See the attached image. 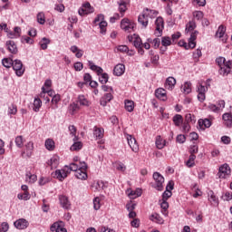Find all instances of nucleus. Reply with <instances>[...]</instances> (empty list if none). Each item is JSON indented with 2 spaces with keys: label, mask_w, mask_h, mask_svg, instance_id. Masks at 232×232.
<instances>
[{
  "label": "nucleus",
  "mask_w": 232,
  "mask_h": 232,
  "mask_svg": "<svg viewBox=\"0 0 232 232\" xmlns=\"http://www.w3.org/2000/svg\"><path fill=\"white\" fill-rule=\"evenodd\" d=\"M193 17L194 21L197 19V21H200V19L204 18V13L202 11H195L193 12Z\"/></svg>",
  "instance_id": "nucleus-58"
},
{
  "label": "nucleus",
  "mask_w": 232,
  "mask_h": 232,
  "mask_svg": "<svg viewBox=\"0 0 232 232\" xmlns=\"http://www.w3.org/2000/svg\"><path fill=\"white\" fill-rule=\"evenodd\" d=\"M17 198L19 200H30V192H24L23 194H18Z\"/></svg>",
  "instance_id": "nucleus-61"
},
{
  "label": "nucleus",
  "mask_w": 232,
  "mask_h": 232,
  "mask_svg": "<svg viewBox=\"0 0 232 232\" xmlns=\"http://www.w3.org/2000/svg\"><path fill=\"white\" fill-rule=\"evenodd\" d=\"M218 176L219 179H227L228 177H231V168L227 163L219 167Z\"/></svg>",
  "instance_id": "nucleus-7"
},
{
  "label": "nucleus",
  "mask_w": 232,
  "mask_h": 232,
  "mask_svg": "<svg viewBox=\"0 0 232 232\" xmlns=\"http://www.w3.org/2000/svg\"><path fill=\"white\" fill-rule=\"evenodd\" d=\"M198 125L200 126V128H210L211 121H209L208 119L199 120Z\"/></svg>",
  "instance_id": "nucleus-48"
},
{
  "label": "nucleus",
  "mask_w": 232,
  "mask_h": 232,
  "mask_svg": "<svg viewBox=\"0 0 232 232\" xmlns=\"http://www.w3.org/2000/svg\"><path fill=\"white\" fill-rule=\"evenodd\" d=\"M208 197L211 206H218V198L215 196V192H213V190L208 191Z\"/></svg>",
  "instance_id": "nucleus-23"
},
{
  "label": "nucleus",
  "mask_w": 232,
  "mask_h": 232,
  "mask_svg": "<svg viewBox=\"0 0 232 232\" xmlns=\"http://www.w3.org/2000/svg\"><path fill=\"white\" fill-rule=\"evenodd\" d=\"M118 10L120 12L121 17H124V14H126V10H128L126 2L124 1L120 2Z\"/></svg>",
  "instance_id": "nucleus-33"
},
{
  "label": "nucleus",
  "mask_w": 232,
  "mask_h": 232,
  "mask_svg": "<svg viewBox=\"0 0 232 232\" xmlns=\"http://www.w3.org/2000/svg\"><path fill=\"white\" fill-rule=\"evenodd\" d=\"M150 55H152L150 57L151 63L157 66L159 64V60L160 59V56H159V54H154L153 51H150Z\"/></svg>",
  "instance_id": "nucleus-49"
},
{
  "label": "nucleus",
  "mask_w": 232,
  "mask_h": 232,
  "mask_svg": "<svg viewBox=\"0 0 232 232\" xmlns=\"http://www.w3.org/2000/svg\"><path fill=\"white\" fill-rule=\"evenodd\" d=\"M82 149V142L76 141L71 146V151H79Z\"/></svg>",
  "instance_id": "nucleus-55"
},
{
  "label": "nucleus",
  "mask_w": 232,
  "mask_h": 232,
  "mask_svg": "<svg viewBox=\"0 0 232 232\" xmlns=\"http://www.w3.org/2000/svg\"><path fill=\"white\" fill-rule=\"evenodd\" d=\"M182 89H183V93H185L186 95L191 93V82H186L183 85H182Z\"/></svg>",
  "instance_id": "nucleus-44"
},
{
  "label": "nucleus",
  "mask_w": 232,
  "mask_h": 232,
  "mask_svg": "<svg viewBox=\"0 0 232 232\" xmlns=\"http://www.w3.org/2000/svg\"><path fill=\"white\" fill-rule=\"evenodd\" d=\"M45 148L49 151H53V150H55V141H53V140H52V139L46 140H45Z\"/></svg>",
  "instance_id": "nucleus-37"
},
{
  "label": "nucleus",
  "mask_w": 232,
  "mask_h": 232,
  "mask_svg": "<svg viewBox=\"0 0 232 232\" xmlns=\"http://www.w3.org/2000/svg\"><path fill=\"white\" fill-rule=\"evenodd\" d=\"M68 175H70V171H68V166H65L63 169L55 170L54 173L55 179L61 180V182H63V180H64Z\"/></svg>",
  "instance_id": "nucleus-11"
},
{
  "label": "nucleus",
  "mask_w": 232,
  "mask_h": 232,
  "mask_svg": "<svg viewBox=\"0 0 232 232\" xmlns=\"http://www.w3.org/2000/svg\"><path fill=\"white\" fill-rule=\"evenodd\" d=\"M155 96L160 101H168L167 92L164 88H159L155 91Z\"/></svg>",
  "instance_id": "nucleus-17"
},
{
  "label": "nucleus",
  "mask_w": 232,
  "mask_h": 232,
  "mask_svg": "<svg viewBox=\"0 0 232 232\" xmlns=\"http://www.w3.org/2000/svg\"><path fill=\"white\" fill-rule=\"evenodd\" d=\"M90 69L92 70V72H96L97 75H101L99 78V81L102 84H106L108 82V79L110 77L108 76V73L102 72H104L102 67H99L93 63V62H89Z\"/></svg>",
  "instance_id": "nucleus-2"
},
{
  "label": "nucleus",
  "mask_w": 232,
  "mask_h": 232,
  "mask_svg": "<svg viewBox=\"0 0 232 232\" xmlns=\"http://www.w3.org/2000/svg\"><path fill=\"white\" fill-rule=\"evenodd\" d=\"M25 180H26V182H29L30 184H34V182L37 181V176L35 174L27 172L25 175Z\"/></svg>",
  "instance_id": "nucleus-39"
},
{
  "label": "nucleus",
  "mask_w": 232,
  "mask_h": 232,
  "mask_svg": "<svg viewBox=\"0 0 232 232\" xmlns=\"http://www.w3.org/2000/svg\"><path fill=\"white\" fill-rule=\"evenodd\" d=\"M226 108V102L224 100H219L216 104L210 103L208 106V109L214 113H220Z\"/></svg>",
  "instance_id": "nucleus-6"
},
{
  "label": "nucleus",
  "mask_w": 232,
  "mask_h": 232,
  "mask_svg": "<svg viewBox=\"0 0 232 232\" xmlns=\"http://www.w3.org/2000/svg\"><path fill=\"white\" fill-rule=\"evenodd\" d=\"M148 43H151L154 48H159L160 46V39L155 38L154 40L148 39Z\"/></svg>",
  "instance_id": "nucleus-63"
},
{
  "label": "nucleus",
  "mask_w": 232,
  "mask_h": 232,
  "mask_svg": "<svg viewBox=\"0 0 232 232\" xmlns=\"http://www.w3.org/2000/svg\"><path fill=\"white\" fill-rule=\"evenodd\" d=\"M194 6H206V0H192Z\"/></svg>",
  "instance_id": "nucleus-64"
},
{
  "label": "nucleus",
  "mask_w": 232,
  "mask_h": 232,
  "mask_svg": "<svg viewBox=\"0 0 232 232\" xmlns=\"http://www.w3.org/2000/svg\"><path fill=\"white\" fill-rule=\"evenodd\" d=\"M33 151H34V142L29 141L25 145V150L23 151L22 155H25L26 157H32Z\"/></svg>",
  "instance_id": "nucleus-26"
},
{
  "label": "nucleus",
  "mask_w": 232,
  "mask_h": 232,
  "mask_svg": "<svg viewBox=\"0 0 232 232\" xmlns=\"http://www.w3.org/2000/svg\"><path fill=\"white\" fill-rule=\"evenodd\" d=\"M71 52H72V53H75V57H77V59H81V57L84 55V51L79 49L77 45L71 46Z\"/></svg>",
  "instance_id": "nucleus-30"
},
{
  "label": "nucleus",
  "mask_w": 232,
  "mask_h": 232,
  "mask_svg": "<svg viewBox=\"0 0 232 232\" xmlns=\"http://www.w3.org/2000/svg\"><path fill=\"white\" fill-rule=\"evenodd\" d=\"M88 169V165L86 162H80V169L75 172L76 179L80 180H86L88 179V173L86 172Z\"/></svg>",
  "instance_id": "nucleus-5"
},
{
  "label": "nucleus",
  "mask_w": 232,
  "mask_h": 232,
  "mask_svg": "<svg viewBox=\"0 0 232 232\" xmlns=\"http://www.w3.org/2000/svg\"><path fill=\"white\" fill-rule=\"evenodd\" d=\"M51 41L50 39L44 37L42 40L39 42V46L41 47L42 50H47L48 49V44H50Z\"/></svg>",
  "instance_id": "nucleus-36"
},
{
  "label": "nucleus",
  "mask_w": 232,
  "mask_h": 232,
  "mask_svg": "<svg viewBox=\"0 0 232 232\" xmlns=\"http://www.w3.org/2000/svg\"><path fill=\"white\" fill-rule=\"evenodd\" d=\"M155 24L156 29L154 32V35H156V37H161L162 32L164 30V19H162V17H158L155 21Z\"/></svg>",
  "instance_id": "nucleus-9"
},
{
  "label": "nucleus",
  "mask_w": 232,
  "mask_h": 232,
  "mask_svg": "<svg viewBox=\"0 0 232 232\" xmlns=\"http://www.w3.org/2000/svg\"><path fill=\"white\" fill-rule=\"evenodd\" d=\"M36 19H37V23H39V24H44L46 23V19L44 17V13H43V12H40L37 14Z\"/></svg>",
  "instance_id": "nucleus-54"
},
{
  "label": "nucleus",
  "mask_w": 232,
  "mask_h": 232,
  "mask_svg": "<svg viewBox=\"0 0 232 232\" xmlns=\"http://www.w3.org/2000/svg\"><path fill=\"white\" fill-rule=\"evenodd\" d=\"M93 135L96 139H102L104 137V129L95 126L93 128Z\"/></svg>",
  "instance_id": "nucleus-32"
},
{
  "label": "nucleus",
  "mask_w": 232,
  "mask_h": 232,
  "mask_svg": "<svg viewBox=\"0 0 232 232\" xmlns=\"http://www.w3.org/2000/svg\"><path fill=\"white\" fill-rule=\"evenodd\" d=\"M198 100L199 102H204L206 101V92H208V87L202 85V83H198Z\"/></svg>",
  "instance_id": "nucleus-12"
},
{
  "label": "nucleus",
  "mask_w": 232,
  "mask_h": 232,
  "mask_svg": "<svg viewBox=\"0 0 232 232\" xmlns=\"http://www.w3.org/2000/svg\"><path fill=\"white\" fill-rule=\"evenodd\" d=\"M223 124L227 128H232V114L229 112H225L222 115Z\"/></svg>",
  "instance_id": "nucleus-16"
},
{
  "label": "nucleus",
  "mask_w": 232,
  "mask_h": 232,
  "mask_svg": "<svg viewBox=\"0 0 232 232\" xmlns=\"http://www.w3.org/2000/svg\"><path fill=\"white\" fill-rule=\"evenodd\" d=\"M5 46L10 53L15 54L17 53V52H19V50L17 49V44H15V42L12 40L7 41Z\"/></svg>",
  "instance_id": "nucleus-20"
},
{
  "label": "nucleus",
  "mask_w": 232,
  "mask_h": 232,
  "mask_svg": "<svg viewBox=\"0 0 232 232\" xmlns=\"http://www.w3.org/2000/svg\"><path fill=\"white\" fill-rule=\"evenodd\" d=\"M47 165L50 166L51 169H56L59 166V156H53L50 160L47 161Z\"/></svg>",
  "instance_id": "nucleus-24"
},
{
  "label": "nucleus",
  "mask_w": 232,
  "mask_h": 232,
  "mask_svg": "<svg viewBox=\"0 0 232 232\" xmlns=\"http://www.w3.org/2000/svg\"><path fill=\"white\" fill-rule=\"evenodd\" d=\"M12 66L17 77H23L24 74V67H23V62H21V60H14L13 61Z\"/></svg>",
  "instance_id": "nucleus-8"
},
{
  "label": "nucleus",
  "mask_w": 232,
  "mask_h": 232,
  "mask_svg": "<svg viewBox=\"0 0 232 232\" xmlns=\"http://www.w3.org/2000/svg\"><path fill=\"white\" fill-rule=\"evenodd\" d=\"M195 159H197V156L190 154L188 160L186 162V166L188 168H193V166H195Z\"/></svg>",
  "instance_id": "nucleus-51"
},
{
  "label": "nucleus",
  "mask_w": 232,
  "mask_h": 232,
  "mask_svg": "<svg viewBox=\"0 0 232 232\" xmlns=\"http://www.w3.org/2000/svg\"><path fill=\"white\" fill-rule=\"evenodd\" d=\"M152 177L155 181V184L153 185L154 189H157V191H163L164 190V176L160 172H154Z\"/></svg>",
  "instance_id": "nucleus-3"
},
{
  "label": "nucleus",
  "mask_w": 232,
  "mask_h": 232,
  "mask_svg": "<svg viewBox=\"0 0 232 232\" xmlns=\"http://www.w3.org/2000/svg\"><path fill=\"white\" fill-rule=\"evenodd\" d=\"M59 200L63 209H70V208H72V203H70L68 197L62 195L59 197Z\"/></svg>",
  "instance_id": "nucleus-19"
},
{
  "label": "nucleus",
  "mask_w": 232,
  "mask_h": 232,
  "mask_svg": "<svg viewBox=\"0 0 232 232\" xmlns=\"http://www.w3.org/2000/svg\"><path fill=\"white\" fill-rule=\"evenodd\" d=\"M197 28V22H195V19H192L186 24V32H193Z\"/></svg>",
  "instance_id": "nucleus-40"
},
{
  "label": "nucleus",
  "mask_w": 232,
  "mask_h": 232,
  "mask_svg": "<svg viewBox=\"0 0 232 232\" xmlns=\"http://www.w3.org/2000/svg\"><path fill=\"white\" fill-rule=\"evenodd\" d=\"M175 84H177V79L173 76L168 77L165 81V88L170 92L175 88Z\"/></svg>",
  "instance_id": "nucleus-14"
},
{
  "label": "nucleus",
  "mask_w": 232,
  "mask_h": 232,
  "mask_svg": "<svg viewBox=\"0 0 232 232\" xmlns=\"http://www.w3.org/2000/svg\"><path fill=\"white\" fill-rule=\"evenodd\" d=\"M135 23L128 18H123L121 22V28L127 32V34H131V32H135Z\"/></svg>",
  "instance_id": "nucleus-4"
},
{
  "label": "nucleus",
  "mask_w": 232,
  "mask_h": 232,
  "mask_svg": "<svg viewBox=\"0 0 232 232\" xmlns=\"http://www.w3.org/2000/svg\"><path fill=\"white\" fill-rule=\"evenodd\" d=\"M200 57H202V51L200 49H197L194 53H193V59L194 62L197 63V61H198V59H200Z\"/></svg>",
  "instance_id": "nucleus-60"
},
{
  "label": "nucleus",
  "mask_w": 232,
  "mask_h": 232,
  "mask_svg": "<svg viewBox=\"0 0 232 232\" xmlns=\"http://www.w3.org/2000/svg\"><path fill=\"white\" fill-rule=\"evenodd\" d=\"M8 115H16L17 114V105L15 104H11L8 107L7 111Z\"/></svg>",
  "instance_id": "nucleus-56"
},
{
  "label": "nucleus",
  "mask_w": 232,
  "mask_h": 232,
  "mask_svg": "<svg viewBox=\"0 0 232 232\" xmlns=\"http://www.w3.org/2000/svg\"><path fill=\"white\" fill-rule=\"evenodd\" d=\"M79 14L81 15H88V14H93V7H92V5L87 2L82 5L81 9H79Z\"/></svg>",
  "instance_id": "nucleus-13"
},
{
  "label": "nucleus",
  "mask_w": 232,
  "mask_h": 232,
  "mask_svg": "<svg viewBox=\"0 0 232 232\" xmlns=\"http://www.w3.org/2000/svg\"><path fill=\"white\" fill-rule=\"evenodd\" d=\"M216 35L218 37H219V39H222V37H224V35H226V26L224 25H219L218 28V31L216 33Z\"/></svg>",
  "instance_id": "nucleus-46"
},
{
  "label": "nucleus",
  "mask_w": 232,
  "mask_h": 232,
  "mask_svg": "<svg viewBox=\"0 0 232 232\" xmlns=\"http://www.w3.org/2000/svg\"><path fill=\"white\" fill-rule=\"evenodd\" d=\"M69 110L72 113V115H73L74 113H77V111H79V110H81V107L79 106V103H72L69 107Z\"/></svg>",
  "instance_id": "nucleus-52"
},
{
  "label": "nucleus",
  "mask_w": 232,
  "mask_h": 232,
  "mask_svg": "<svg viewBox=\"0 0 232 232\" xmlns=\"http://www.w3.org/2000/svg\"><path fill=\"white\" fill-rule=\"evenodd\" d=\"M125 72L126 66L122 63L117 64L113 69V74L116 75V77H121V75H124Z\"/></svg>",
  "instance_id": "nucleus-15"
},
{
  "label": "nucleus",
  "mask_w": 232,
  "mask_h": 232,
  "mask_svg": "<svg viewBox=\"0 0 232 232\" xmlns=\"http://www.w3.org/2000/svg\"><path fill=\"white\" fill-rule=\"evenodd\" d=\"M150 220L155 222L156 224H164V219L162 218V217H160V215L157 213L150 215Z\"/></svg>",
  "instance_id": "nucleus-31"
},
{
  "label": "nucleus",
  "mask_w": 232,
  "mask_h": 232,
  "mask_svg": "<svg viewBox=\"0 0 232 232\" xmlns=\"http://www.w3.org/2000/svg\"><path fill=\"white\" fill-rule=\"evenodd\" d=\"M99 26H100V32L101 34H106V26H108V22L107 21H102L99 23Z\"/></svg>",
  "instance_id": "nucleus-59"
},
{
  "label": "nucleus",
  "mask_w": 232,
  "mask_h": 232,
  "mask_svg": "<svg viewBox=\"0 0 232 232\" xmlns=\"http://www.w3.org/2000/svg\"><path fill=\"white\" fill-rule=\"evenodd\" d=\"M185 121H186V122H188L191 124H195L197 122V120L195 119V115H193L191 113L186 114Z\"/></svg>",
  "instance_id": "nucleus-53"
},
{
  "label": "nucleus",
  "mask_w": 232,
  "mask_h": 232,
  "mask_svg": "<svg viewBox=\"0 0 232 232\" xmlns=\"http://www.w3.org/2000/svg\"><path fill=\"white\" fill-rule=\"evenodd\" d=\"M14 226L16 227V229H26V227L29 226V223L26 221V219L20 218L14 223Z\"/></svg>",
  "instance_id": "nucleus-18"
},
{
  "label": "nucleus",
  "mask_w": 232,
  "mask_h": 232,
  "mask_svg": "<svg viewBox=\"0 0 232 232\" xmlns=\"http://www.w3.org/2000/svg\"><path fill=\"white\" fill-rule=\"evenodd\" d=\"M175 126L179 127L182 122L184 121V119L182 118V115L180 114H176L173 119H172Z\"/></svg>",
  "instance_id": "nucleus-43"
},
{
  "label": "nucleus",
  "mask_w": 232,
  "mask_h": 232,
  "mask_svg": "<svg viewBox=\"0 0 232 232\" xmlns=\"http://www.w3.org/2000/svg\"><path fill=\"white\" fill-rule=\"evenodd\" d=\"M78 102H79L80 106H86V107H88V106H90V104H92V102H90L88 101V98H86V96L83 94H80L78 96Z\"/></svg>",
  "instance_id": "nucleus-29"
},
{
  "label": "nucleus",
  "mask_w": 232,
  "mask_h": 232,
  "mask_svg": "<svg viewBox=\"0 0 232 232\" xmlns=\"http://www.w3.org/2000/svg\"><path fill=\"white\" fill-rule=\"evenodd\" d=\"M15 145L17 146V148H22L24 144V140L23 139V136H17L15 138Z\"/></svg>",
  "instance_id": "nucleus-57"
},
{
  "label": "nucleus",
  "mask_w": 232,
  "mask_h": 232,
  "mask_svg": "<svg viewBox=\"0 0 232 232\" xmlns=\"http://www.w3.org/2000/svg\"><path fill=\"white\" fill-rule=\"evenodd\" d=\"M173 42H171V38H169V36H163L161 37V44L162 46L168 47V46H171Z\"/></svg>",
  "instance_id": "nucleus-47"
},
{
  "label": "nucleus",
  "mask_w": 232,
  "mask_h": 232,
  "mask_svg": "<svg viewBox=\"0 0 232 232\" xmlns=\"http://www.w3.org/2000/svg\"><path fill=\"white\" fill-rule=\"evenodd\" d=\"M166 146V141L160 137H156V147L158 150H162Z\"/></svg>",
  "instance_id": "nucleus-38"
},
{
  "label": "nucleus",
  "mask_w": 232,
  "mask_h": 232,
  "mask_svg": "<svg viewBox=\"0 0 232 232\" xmlns=\"http://www.w3.org/2000/svg\"><path fill=\"white\" fill-rule=\"evenodd\" d=\"M133 44L135 48H140L142 46V39H140V36H136L133 41Z\"/></svg>",
  "instance_id": "nucleus-62"
},
{
  "label": "nucleus",
  "mask_w": 232,
  "mask_h": 232,
  "mask_svg": "<svg viewBox=\"0 0 232 232\" xmlns=\"http://www.w3.org/2000/svg\"><path fill=\"white\" fill-rule=\"evenodd\" d=\"M125 110L127 111H133L135 110V102L131 100H125Z\"/></svg>",
  "instance_id": "nucleus-34"
},
{
  "label": "nucleus",
  "mask_w": 232,
  "mask_h": 232,
  "mask_svg": "<svg viewBox=\"0 0 232 232\" xmlns=\"http://www.w3.org/2000/svg\"><path fill=\"white\" fill-rule=\"evenodd\" d=\"M138 22L140 24H141L143 28L148 27V23H149L148 16H146V14H144L143 12L141 13V14L139 15Z\"/></svg>",
  "instance_id": "nucleus-28"
},
{
  "label": "nucleus",
  "mask_w": 232,
  "mask_h": 232,
  "mask_svg": "<svg viewBox=\"0 0 232 232\" xmlns=\"http://www.w3.org/2000/svg\"><path fill=\"white\" fill-rule=\"evenodd\" d=\"M113 99V94L111 92H108L106 93L103 97L101 98L100 100V104L101 106H106V104H108V102H110L111 101H112Z\"/></svg>",
  "instance_id": "nucleus-25"
},
{
  "label": "nucleus",
  "mask_w": 232,
  "mask_h": 232,
  "mask_svg": "<svg viewBox=\"0 0 232 232\" xmlns=\"http://www.w3.org/2000/svg\"><path fill=\"white\" fill-rule=\"evenodd\" d=\"M160 207H161L162 215H164L165 217H168V208H169V204L168 203V201L161 200Z\"/></svg>",
  "instance_id": "nucleus-42"
},
{
  "label": "nucleus",
  "mask_w": 232,
  "mask_h": 232,
  "mask_svg": "<svg viewBox=\"0 0 232 232\" xmlns=\"http://www.w3.org/2000/svg\"><path fill=\"white\" fill-rule=\"evenodd\" d=\"M197 35H198V31H193L190 34V37L188 39V46H190L191 50L197 46Z\"/></svg>",
  "instance_id": "nucleus-21"
},
{
  "label": "nucleus",
  "mask_w": 232,
  "mask_h": 232,
  "mask_svg": "<svg viewBox=\"0 0 232 232\" xmlns=\"http://www.w3.org/2000/svg\"><path fill=\"white\" fill-rule=\"evenodd\" d=\"M140 195H142V189L140 188H137L136 190H130V192L129 193V197L130 198H138V197H140Z\"/></svg>",
  "instance_id": "nucleus-41"
},
{
  "label": "nucleus",
  "mask_w": 232,
  "mask_h": 232,
  "mask_svg": "<svg viewBox=\"0 0 232 232\" xmlns=\"http://www.w3.org/2000/svg\"><path fill=\"white\" fill-rule=\"evenodd\" d=\"M2 63L5 68H12L14 60H12V58H5L2 60Z\"/></svg>",
  "instance_id": "nucleus-50"
},
{
  "label": "nucleus",
  "mask_w": 232,
  "mask_h": 232,
  "mask_svg": "<svg viewBox=\"0 0 232 232\" xmlns=\"http://www.w3.org/2000/svg\"><path fill=\"white\" fill-rule=\"evenodd\" d=\"M217 64L219 67V74L226 76L229 75L231 73V69H232V61H226V58L224 57H219L217 58L216 60Z\"/></svg>",
  "instance_id": "nucleus-1"
},
{
  "label": "nucleus",
  "mask_w": 232,
  "mask_h": 232,
  "mask_svg": "<svg viewBox=\"0 0 232 232\" xmlns=\"http://www.w3.org/2000/svg\"><path fill=\"white\" fill-rule=\"evenodd\" d=\"M125 137H126L127 142H128L130 150L134 153H139V143H137V140H135V138H133L130 134H125Z\"/></svg>",
  "instance_id": "nucleus-10"
},
{
  "label": "nucleus",
  "mask_w": 232,
  "mask_h": 232,
  "mask_svg": "<svg viewBox=\"0 0 232 232\" xmlns=\"http://www.w3.org/2000/svg\"><path fill=\"white\" fill-rule=\"evenodd\" d=\"M81 162L82 161H79V164L78 163H71L69 166H67V169H68V171L69 173H72V171H79V169H81Z\"/></svg>",
  "instance_id": "nucleus-35"
},
{
  "label": "nucleus",
  "mask_w": 232,
  "mask_h": 232,
  "mask_svg": "<svg viewBox=\"0 0 232 232\" xmlns=\"http://www.w3.org/2000/svg\"><path fill=\"white\" fill-rule=\"evenodd\" d=\"M43 106V102L41 101V99L36 98L34 101V111H39V110H41V107Z\"/></svg>",
  "instance_id": "nucleus-45"
},
{
  "label": "nucleus",
  "mask_w": 232,
  "mask_h": 232,
  "mask_svg": "<svg viewBox=\"0 0 232 232\" xmlns=\"http://www.w3.org/2000/svg\"><path fill=\"white\" fill-rule=\"evenodd\" d=\"M63 223L55 222L51 226L52 232H68L62 225Z\"/></svg>",
  "instance_id": "nucleus-22"
},
{
  "label": "nucleus",
  "mask_w": 232,
  "mask_h": 232,
  "mask_svg": "<svg viewBox=\"0 0 232 232\" xmlns=\"http://www.w3.org/2000/svg\"><path fill=\"white\" fill-rule=\"evenodd\" d=\"M142 13L148 19H149V17L150 19H153L154 17H157V15L159 14V12H157L156 10L150 9V8L143 9Z\"/></svg>",
  "instance_id": "nucleus-27"
}]
</instances>
